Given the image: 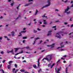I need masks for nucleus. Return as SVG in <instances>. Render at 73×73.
<instances>
[{
  "label": "nucleus",
  "instance_id": "1",
  "mask_svg": "<svg viewBox=\"0 0 73 73\" xmlns=\"http://www.w3.org/2000/svg\"><path fill=\"white\" fill-rule=\"evenodd\" d=\"M45 59L46 60H47V61H50L51 60V59H52V55H49L48 56V58L46 57L44 58L42 60V61L44 60Z\"/></svg>",
  "mask_w": 73,
  "mask_h": 73
},
{
  "label": "nucleus",
  "instance_id": "2",
  "mask_svg": "<svg viewBox=\"0 0 73 73\" xmlns=\"http://www.w3.org/2000/svg\"><path fill=\"white\" fill-rule=\"evenodd\" d=\"M47 2L48 3V4L43 6V7H42V9H43V8H45V7H48L50 5V0L48 1Z\"/></svg>",
  "mask_w": 73,
  "mask_h": 73
},
{
  "label": "nucleus",
  "instance_id": "3",
  "mask_svg": "<svg viewBox=\"0 0 73 73\" xmlns=\"http://www.w3.org/2000/svg\"><path fill=\"white\" fill-rule=\"evenodd\" d=\"M69 10V6H67L66 9H65V11L64 12L65 13H67V14H69L70 12V11L67 12V11H68Z\"/></svg>",
  "mask_w": 73,
  "mask_h": 73
},
{
  "label": "nucleus",
  "instance_id": "4",
  "mask_svg": "<svg viewBox=\"0 0 73 73\" xmlns=\"http://www.w3.org/2000/svg\"><path fill=\"white\" fill-rule=\"evenodd\" d=\"M16 70V69L15 68H14L13 69L12 71H13V73H16L18 71H19V69H17L16 70L15 72V70Z\"/></svg>",
  "mask_w": 73,
  "mask_h": 73
},
{
  "label": "nucleus",
  "instance_id": "5",
  "mask_svg": "<svg viewBox=\"0 0 73 73\" xmlns=\"http://www.w3.org/2000/svg\"><path fill=\"white\" fill-rule=\"evenodd\" d=\"M33 4L32 3H29L27 4H26L25 5V7H27L28 6H29V5H30L31 4Z\"/></svg>",
  "mask_w": 73,
  "mask_h": 73
},
{
  "label": "nucleus",
  "instance_id": "6",
  "mask_svg": "<svg viewBox=\"0 0 73 73\" xmlns=\"http://www.w3.org/2000/svg\"><path fill=\"white\" fill-rule=\"evenodd\" d=\"M52 32V31H48V34L47 36H50V35H51V33H51V32Z\"/></svg>",
  "mask_w": 73,
  "mask_h": 73
},
{
  "label": "nucleus",
  "instance_id": "7",
  "mask_svg": "<svg viewBox=\"0 0 73 73\" xmlns=\"http://www.w3.org/2000/svg\"><path fill=\"white\" fill-rule=\"evenodd\" d=\"M23 53V51H21L20 52H19V53H17V54H15V56H17V55H18V54H20L21 53Z\"/></svg>",
  "mask_w": 73,
  "mask_h": 73
},
{
  "label": "nucleus",
  "instance_id": "8",
  "mask_svg": "<svg viewBox=\"0 0 73 73\" xmlns=\"http://www.w3.org/2000/svg\"><path fill=\"white\" fill-rule=\"evenodd\" d=\"M20 48H15L14 49L15 50V52H17V50H19V49H20Z\"/></svg>",
  "mask_w": 73,
  "mask_h": 73
},
{
  "label": "nucleus",
  "instance_id": "9",
  "mask_svg": "<svg viewBox=\"0 0 73 73\" xmlns=\"http://www.w3.org/2000/svg\"><path fill=\"white\" fill-rule=\"evenodd\" d=\"M62 33H64L62 32H60L57 33L56 35H59L60 34H62Z\"/></svg>",
  "mask_w": 73,
  "mask_h": 73
},
{
  "label": "nucleus",
  "instance_id": "10",
  "mask_svg": "<svg viewBox=\"0 0 73 73\" xmlns=\"http://www.w3.org/2000/svg\"><path fill=\"white\" fill-rule=\"evenodd\" d=\"M55 37H56L57 38H58L60 39L61 38V36L60 35H59V36H55Z\"/></svg>",
  "mask_w": 73,
  "mask_h": 73
},
{
  "label": "nucleus",
  "instance_id": "11",
  "mask_svg": "<svg viewBox=\"0 0 73 73\" xmlns=\"http://www.w3.org/2000/svg\"><path fill=\"white\" fill-rule=\"evenodd\" d=\"M55 44V43H53L50 46H51L52 48H53V47H54V45Z\"/></svg>",
  "mask_w": 73,
  "mask_h": 73
},
{
  "label": "nucleus",
  "instance_id": "12",
  "mask_svg": "<svg viewBox=\"0 0 73 73\" xmlns=\"http://www.w3.org/2000/svg\"><path fill=\"white\" fill-rule=\"evenodd\" d=\"M68 67H66V73H68Z\"/></svg>",
  "mask_w": 73,
  "mask_h": 73
},
{
  "label": "nucleus",
  "instance_id": "13",
  "mask_svg": "<svg viewBox=\"0 0 73 73\" xmlns=\"http://www.w3.org/2000/svg\"><path fill=\"white\" fill-rule=\"evenodd\" d=\"M11 33H12V36H15V32H11Z\"/></svg>",
  "mask_w": 73,
  "mask_h": 73
},
{
  "label": "nucleus",
  "instance_id": "14",
  "mask_svg": "<svg viewBox=\"0 0 73 73\" xmlns=\"http://www.w3.org/2000/svg\"><path fill=\"white\" fill-rule=\"evenodd\" d=\"M64 46V45H61V47H59L57 49H59V48H63Z\"/></svg>",
  "mask_w": 73,
  "mask_h": 73
},
{
  "label": "nucleus",
  "instance_id": "15",
  "mask_svg": "<svg viewBox=\"0 0 73 73\" xmlns=\"http://www.w3.org/2000/svg\"><path fill=\"white\" fill-rule=\"evenodd\" d=\"M13 50L12 49L11 51H10V52H12V54H14V52H13Z\"/></svg>",
  "mask_w": 73,
  "mask_h": 73
},
{
  "label": "nucleus",
  "instance_id": "16",
  "mask_svg": "<svg viewBox=\"0 0 73 73\" xmlns=\"http://www.w3.org/2000/svg\"><path fill=\"white\" fill-rule=\"evenodd\" d=\"M61 68L60 67L59 68H57V70H58V71L57 72H59V71H60V70H61Z\"/></svg>",
  "mask_w": 73,
  "mask_h": 73
},
{
  "label": "nucleus",
  "instance_id": "17",
  "mask_svg": "<svg viewBox=\"0 0 73 73\" xmlns=\"http://www.w3.org/2000/svg\"><path fill=\"white\" fill-rule=\"evenodd\" d=\"M54 65H55V63H53L52 65L51 66V68H53V66H54Z\"/></svg>",
  "mask_w": 73,
  "mask_h": 73
},
{
  "label": "nucleus",
  "instance_id": "18",
  "mask_svg": "<svg viewBox=\"0 0 73 73\" xmlns=\"http://www.w3.org/2000/svg\"><path fill=\"white\" fill-rule=\"evenodd\" d=\"M38 68H40V63L39 62H38Z\"/></svg>",
  "mask_w": 73,
  "mask_h": 73
},
{
  "label": "nucleus",
  "instance_id": "19",
  "mask_svg": "<svg viewBox=\"0 0 73 73\" xmlns=\"http://www.w3.org/2000/svg\"><path fill=\"white\" fill-rule=\"evenodd\" d=\"M33 66L34 68H37V66H36V65H33Z\"/></svg>",
  "mask_w": 73,
  "mask_h": 73
},
{
  "label": "nucleus",
  "instance_id": "20",
  "mask_svg": "<svg viewBox=\"0 0 73 73\" xmlns=\"http://www.w3.org/2000/svg\"><path fill=\"white\" fill-rule=\"evenodd\" d=\"M20 71L21 72H25V70H21Z\"/></svg>",
  "mask_w": 73,
  "mask_h": 73
},
{
  "label": "nucleus",
  "instance_id": "21",
  "mask_svg": "<svg viewBox=\"0 0 73 73\" xmlns=\"http://www.w3.org/2000/svg\"><path fill=\"white\" fill-rule=\"evenodd\" d=\"M41 71H42V70H41V68H40V70H38V73H40V72H41Z\"/></svg>",
  "mask_w": 73,
  "mask_h": 73
},
{
  "label": "nucleus",
  "instance_id": "22",
  "mask_svg": "<svg viewBox=\"0 0 73 73\" xmlns=\"http://www.w3.org/2000/svg\"><path fill=\"white\" fill-rule=\"evenodd\" d=\"M12 62H13V61L12 60L10 61H9V64H11V63H12Z\"/></svg>",
  "mask_w": 73,
  "mask_h": 73
},
{
  "label": "nucleus",
  "instance_id": "23",
  "mask_svg": "<svg viewBox=\"0 0 73 73\" xmlns=\"http://www.w3.org/2000/svg\"><path fill=\"white\" fill-rule=\"evenodd\" d=\"M23 39H27V37L25 36V37H23Z\"/></svg>",
  "mask_w": 73,
  "mask_h": 73
},
{
  "label": "nucleus",
  "instance_id": "24",
  "mask_svg": "<svg viewBox=\"0 0 73 73\" xmlns=\"http://www.w3.org/2000/svg\"><path fill=\"white\" fill-rule=\"evenodd\" d=\"M51 64H52V63H50L48 64V67H50V66H51Z\"/></svg>",
  "mask_w": 73,
  "mask_h": 73
},
{
  "label": "nucleus",
  "instance_id": "25",
  "mask_svg": "<svg viewBox=\"0 0 73 73\" xmlns=\"http://www.w3.org/2000/svg\"><path fill=\"white\" fill-rule=\"evenodd\" d=\"M15 3H11V6H13V4H15Z\"/></svg>",
  "mask_w": 73,
  "mask_h": 73
},
{
  "label": "nucleus",
  "instance_id": "26",
  "mask_svg": "<svg viewBox=\"0 0 73 73\" xmlns=\"http://www.w3.org/2000/svg\"><path fill=\"white\" fill-rule=\"evenodd\" d=\"M25 32H26V31H22L21 32V33H25Z\"/></svg>",
  "mask_w": 73,
  "mask_h": 73
},
{
  "label": "nucleus",
  "instance_id": "27",
  "mask_svg": "<svg viewBox=\"0 0 73 73\" xmlns=\"http://www.w3.org/2000/svg\"><path fill=\"white\" fill-rule=\"evenodd\" d=\"M15 66L16 68H17V65L16 64H15Z\"/></svg>",
  "mask_w": 73,
  "mask_h": 73
},
{
  "label": "nucleus",
  "instance_id": "28",
  "mask_svg": "<svg viewBox=\"0 0 73 73\" xmlns=\"http://www.w3.org/2000/svg\"><path fill=\"white\" fill-rule=\"evenodd\" d=\"M36 13L35 14V15H36L37 13H38V10H36Z\"/></svg>",
  "mask_w": 73,
  "mask_h": 73
},
{
  "label": "nucleus",
  "instance_id": "29",
  "mask_svg": "<svg viewBox=\"0 0 73 73\" xmlns=\"http://www.w3.org/2000/svg\"><path fill=\"white\" fill-rule=\"evenodd\" d=\"M36 40H35L34 41V43H33V45H34V44H35L36 43Z\"/></svg>",
  "mask_w": 73,
  "mask_h": 73
},
{
  "label": "nucleus",
  "instance_id": "30",
  "mask_svg": "<svg viewBox=\"0 0 73 73\" xmlns=\"http://www.w3.org/2000/svg\"><path fill=\"white\" fill-rule=\"evenodd\" d=\"M19 17H21V16H20V15H19V17H17V18L16 19V20H17V19H19Z\"/></svg>",
  "mask_w": 73,
  "mask_h": 73
},
{
  "label": "nucleus",
  "instance_id": "31",
  "mask_svg": "<svg viewBox=\"0 0 73 73\" xmlns=\"http://www.w3.org/2000/svg\"><path fill=\"white\" fill-rule=\"evenodd\" d=\"M37 32V31H36L35 30H34V33H36Z\"/></svg>",
  "mask_w": 73,
  "mask_h": 73
},
{
  "label": "nucleus",
  "instance_id": "32",
  "mask_svg": "<svg viewBox=\"0 0 73 73\" xmlns=\"http://www.w3.org/2000/svg\"><path fill=\"white\" fill-rule=\"evenodd\" d=\"M20 4H19V5L17 7V9H19V7H20Z\"/></svg>",
  "mask_w": 73,
  "mask_h": 73
},
{
  "label": "nucleus",
  "instance_id": "33",
  "mask_svg": "<svg viewBox=\"0 0 73 73\" xmlns=\"http://www.w3.org/2000/svg\"><path fill=\"white\" fill-rule=\"evenodd\" d=\"M3 38L1 37H0V40H2ZM0 42H1V41L0 40Z\"/></svg>",
  "mask_w": 73,
  "mask_h": 73
},
{
  "label": "nucleus",
  "instance_id": "34",
  "mask_svg": "<svg viewBox=\"0 0 73 73\" xmlns=\"http://www.w3.org/2000/svg\"><path fill=\"white\" fill-rule=\"evenodd\" d=\"M1 53L2 54H4V52L3 51H1Z\"/></svg>",
  "mask_w": 73,
  "mask_h": 73
},
{
  "label": "nucleus",
  "instance_id": "35",
  "mask_svg": "<svg viewBox=\"0 0 73 73\" xmlns=\"http://www.w3.org/2000/svg\"><path fill=\"white\" fill-rule=\"evenodd\" d=\"M30 48V47H29V46H28L26 48V49H29V48Z\"/></svg>",
  "mask_w": 73,
  "mask_h": 73
},
{
  "label": "nucleus",
  "instance_id": "36",
  "mask_svg": "<svg viewBox=\"0 0 73 73\" xmlns=\"http://www.w3.org/2000/svg\"><path fill=\"white\" fill-rule=\"evenodd\" d=\"M5 60H3V63H4L5 62Z\"/></svg>",
  "mask_w": 73,
  "mask_h": 73
},
{
  "label": "nucleus",
  "instance_id": "37",
  "mask_svg": "<svg viewBox=\"0 0 73 73\" xmlns=\"http://www.w3.org/2000/svg\"><path fill=\"white\" fill-rule=\"evenodd\" d=\"M7 68L9 69H11V67L10 66H7Z\"/></svg>",
  "mask_w": 73,
  "mask_h": 73
},
{
  "label": "nucleus",
  "instance_id": "38",
  "mask_svg": "<svg viewBox=\"0 0 73 73\" xmlns=\"http://www.w3.org/2000/svg\"><path fill=\"white\" fill-rule=\"evenodd\" d=\"M61 59L62 60H65V58H61Z\"/></svg>",
  "mask_w": 73,
  "mask_h": 73
},
{
  "label": "nucleus",
  "instance_id": "39",
  "mask_svg": "<svg viewBox=\"0 0 73 73\" xmlns=\"http://www.w3.org/2000/svg\"><path fill=\"white\" fill-rule=\"evenodd\" d=\"M52 28H56V26H53Z\"/></svg>",
  "mask_w": 73,
  "mask_h": 73
},
{
  "label": "nucleus",
  "instance_id": "40",
  "mask_svg": "<svg viewBox=\"0 0 73 73\" xmlns=\"http://www.w3.org/2000/svg\"><path fill=\"white\" fill-rule=\"evenodd\" d=\"M26 62V60H24L22 61V62Z\"/></svg>",
  "mask_w": 73,
  "mask_h": 73
},
{
  "label": "nucleus",
  "instance_id": "41",
  "mask_svg": "<svg viewBox=\"0 0 73 73\" xmlns=\"http://www.w3.org/2000/svg\"><path fill=\"white\" fill-rule=\"evenodd\" d=\"M45 15H43L42 16V17H45Z\"/></svg>",
  "mask_w": 73,
  "mask_h": 73
},
{
  "label": "nucleus",
  "instance_id": "42",
  "mask_svg": "<svg viewBox=\"0 0 73 73\" xmlns=\"http://www.w3.org/2000/svg\"><path fill=\"white\" fill-rule=\"evenodd\" d=\"M64 24L65 25H66L67 24H68V23L66 22L64 23Z\"/></svg>",
  "mask_w": 73,
  "mask_h": 73
},
{
  "label": "nucleus",
  "instance_id": "43",
  "mask_svg": "<svg viewBox=\"0 0 73 73\" xmlns=\"http://www.w3.org/2000/svg\"><path fill=\"white\" fill-rule=\"evenodd\" d=\"M33 0H29L28 1L29 2H30V1H32Z\"/></svg>",
  "mask_w": 73,
  "mask_h": 73
},
{
  "label": "nucleus",
  "instance_id": "44",
  "mask_svg": "<svg viewBox=\"0 0 73 73\" xmlns=\"http://www.w3.org/2000/svg\"><path fill=\"white\" fill-rule=\"evenodd\" d=\"M25 40H23V43H25Z\"/></svg>",
  "mask_w": 73,
  "mask_h": 73
},
{
  "label": "nucleus",
  "instance_id": "45",
  "mask_svg": "<svg viewBox=\"0 0 73 73\" xmlns=\"http://www.w3.org/2000/svg\"><path fill=\"white\" fill-rule=\"evenodd\" d=\"M60 61V60H58V61L57 62V63H58V62H59Z\"/></svg>",
  "mask_w": 73,
  "mask_h": 73
},
{
  "label": "nucleus",
  "instance_id": "46",
  "mask_svg": "<svg viewBox=\"0 0 73 73\" xmlns=\"http://www.w3.org/2000/svg\"><path fill=\"white\" fill-rule=\"evenodd\" d=\"M72 7H73V3L72 4L71 6H70L71 8H72Z\"/></svg>",
  "mask_w": 73,
  "mask_h": 73
},
{
  "label": "nucleus",
  "instance_id": "47",
  "mask_svg": "<svg viewBox=\"0 0 73 73\" xmlns=\"http://www.w3.org/2000/svg\"><path fill=\"white\" fill-rule=\"evenodd\" d=\"M37 30H38V31H40V30H40V29H39V28L38 29H37Z\"/></svg>",
  "mask_w": 73,
  "mask_h": 73
},
{
  "label": "nucleus",
  "instance_id": "48",
  "mask_svg": "<svg viewBox=\"0 0 73 73\" xmlns=\"http://www.w3.org/2000/svg\"><path fill=\"white\" fill-rule=\"evenodd\" d=\"M7 40H8V41H9V40H10V39H9V38H7Z\"/></svg>",
  "mask_w": 73,
  "mask_h": 73
},
{
  "label": "nucleus",
  "instance_id": "49",
  "mask_svg": "<svg viewBox=\"0 0 73 73\" xmlns=\"http://www.w3.org/2000/svg\"><path fill=\"white\" fill-rule=\"evenodd\" d=\"M63 62L64 63H66V61L65 60L63 61Z\"/></svg>",
  "mask_w": 73,
  "mask_h": 73
},
{
  "label": "nucleus",
  "instance_id": "50",
  "mask_svg": "<svg viewBox=\"0 0 73 73\" xmlns=\"http://www.w3.org/2000/svg\"><path fill=\"white\" fill-rule=\"evenodd\" d=\"M73 3V1H71V3H70L71 4H72V3Z\"/></svg>",
  "mask_w": 73,
  "mask_h": 73
},
{
  "label": "nucleus",
  "instance_id": "51",
  "mask_svg": "<svg viewBox=\"0 0 73 73\" xmlns=\"http://www.w3.org/2000/svg\"><path fill=\"white\" fill-rule=\"evenodd\" d=\"M68 0H66L65 2L64 3H66L67 2H68Z\"/></svg>",
  "mask_w": 73,
  "mask_h": 73
},
{
  "label": "nucleus",
  "instance_id": "52",
  "mask_svg": "<svg viewBox=\"0 0 73 73\" xmlns=\"http://www.w3.org/2000/svg\"><path fill=\"white\" fill-rule=\"evenodd\" d=\"M38 39H39V38H36L35 40H38Z\"/></svg>",
  "mask_w": 73,
  "mask_h": 73
},
{
  "label": "nucleus",
  "instance_id": "53",
  "mask_svg": "<svg viewBox=\"0 0 73 73\" xmlns=\"http://www.w3.org/2000/svg\"><path fill=\"white\" fill-rule=\"evenodd\" d=\"M7 52L8 53H10V51H7Z\"/></svg>",
  "mask_w": 73,
  "mask_h": 73
},
{
  "label": "nucleus",
  "instance_id": "54",
  "mask_svg": "<svg viewBox=\"0 0 73 73\" xmlns=\"http://www.w3.org/2000/svg\"><path fill=\"white\" fill-rule=\"evenodd\" d=\"M73 27V24H72L71 26V27L72 28V27Z\"/></svg>",
  "mask_w": 73,
  "mask_h": 73
},
{
  "label": "nucleus",
  "instance_id": "55",
  "mask_svg": "<svg viewBox=\"0 0 73 73\" xmlns=\"http://www.w3.org/2000/svg\"><path fill=\"white\" fill-rule=\"evenodd\" d=\"M14 58H15V59H16V58H16V57L15 56H14Z\"/></svg>",
  "mask_w": 73,
  "mask_h": 73
},
{
  "label": "nucleus",
  "instance_id": "56",
  "mask_svg": "<svg viewBox=\"0 0 73 73\" xmlns=\"http://www.w3.org/2000/svg\"><path fill=\"white\" fill-rule=\"evenodd\" d=\"M72 64H70L69 66H72Z\"/></svg>",
  "mask_w": 73,
  "mask_h": 73
},
{
  "label": "nucleus",
  "instance_id": "57",
  "mask_svg": "<svg viewBox=\"0 0 73 73\" xmlns=\"http://www.w3.org/2000/svg\"><path fill=\"white\" fill-rule=\"evenodd\" d=\"M34 24H37V22H35V23H34Z\"/></svg>",
  "mask_w": 73,
  "mask_h": 73
},
{
  "label": "nucleus",
  "instance_id": "58",
  "mask_svg": "<svg viewBox=\"0 0 73 73\" xmlns=\"http://www.w3.org/2000/svg\"><path fill=\"white\" fill-rule=\"evenodd\" d=\"M64 57H66V55H65L64 56Z\"/></svg>",
  "mask_w": 73,
  "mask_h": 73
},
{
  "label": "nucleus",
  "instance_id": "59",
  "mask_svg": "<svg viewBox=\"0 0 73 73\" xmlns=\"http://www.w3.org/2000/svg\"><path fill=\"white\" fill-rule=\"evenodd\" d=\"M40 60V58H39L38 59V62H39V61Z\"/></svg>",
  "mask_w": 73,
  "mask_h": 73
},
{
  "label": "nucleus",
  "instance_id": "60",
  "mask_svg": "<svg viewBox=\"0 0 73 73\" xmlns=\"http://www.w3.org/2000/svg\"><path fill=\"white\" fill-rule=\"evenodd\" d=\"M4 37H5V38H8V37H7V36H5Z\"/></svg>",
  "mask_w": 73,
  "mask_h": 73
},
{
  "label": "nucleus",
  "instance_id": "61",
  "mask_svg": "<svg viewBox=\"0 0 73 73\" xmlns=\"http://www.w3.org/2000/svg\"><path fill=\"white\" fill-rule=\"evenodd\" d=\"M22 36V35L21 34L20 35H19V36Z\"/></svg>",
  "mask_w": 73,
  "mask_h": 73
},
{
  "label": "nucleus",
  "instance_id": "62",
  "mask_svg": "<svg viewBox=\"0 0 73 73\" xmlns=\"http://www.w3.org/2000/svg\"><path fill=\"white\" fill-rule=\"evenodd\" d=\"M25 73H29V72H25Z\"/></svg>",
  "mask_w": 73,
  "mask_h": 73
},
{
  "label": "nucleus",
  "instance_id": "63",
  "mask_svg": "<svg viewBox=\"0 0 73 73\" xmlns=\"http://www.w3.org/2000/svg\"><path fill=\"white\" fill-rule=\"evenodd\" d=\"M43 62L44 63H46V61H44Z\"/></svg>",
  "mask_w": 73,
  "mask_h": 73
},
{
  "label": "nucleus",
  "instance_id": "64",
  "mask_svg": "<svg viewBox=\"0 0 73 73\" xmlns=\"http://www.w3.org/2000/svg\"><path fill=\"white\" fill-rule=\"evenodd\" d=\"M8 1L9 2H10V1H11V0H9Z\"/></svg>",
  "mask_w": 73,
  "mask_h": 73
}]
</instances>
